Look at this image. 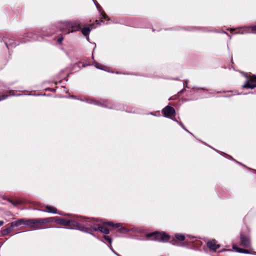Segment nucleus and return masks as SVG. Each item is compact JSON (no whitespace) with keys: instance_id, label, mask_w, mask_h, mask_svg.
I'll return each mask as SVG.
<instances>
[{"instance_id":"4","label":"nucleus","mask_w":256,"mask_h":256,"mask_svg":"<svg viewBox=\"0 0 256 256\" xmlns=\"http://www.w3.org/2000/svg\"><path fill=\"white\" fill-rule=\"evenodd\" d=\"M110 226L113 228H118L120 226V224H114L112 222H104L102 225H98V228H94L95 230H98L102 232L105 234H108L110 232V230L108 228L107 226Z\"/></svg>"},{"instance_id":"26","label":"nucleus","mask_w":256,"mask_h":256,"mask_svg":"<svg viewBox=\"0 0 256 256\" xmlns=\"http://www.w3.org/2000/svg\"><path fill=\"white\" fill-rule=\"evenodd\" d=\"M59 214H60V213H58Z\"/></svg>"},{"instance_id":"21","label":"nucleus","mask_w":256,"mask_h":256,"mask_svg":"<svg viewBox=\"0 0 256 256\" xmlns=\"http://www.w3.org/2000/svg\"><path fill=\"white\" fill-rule=\"evenodd\" d=\"M251 31L252 32L256 33V26L252 27Z\"/></svg>"},{"instance_id":"6","label":"nucleus","mask_w":256,"mask_h":256,"mask_svg":"<svg viewBox=\"0 0 256 256\" xmlns=\"http://www.w3.org/2000/svg\"><path fill=\"white\" fill-rule=\"evenodd\" d=\"M162 113L165 116L171 118L174 116L175 110L172 107L168 106L163 109Z\"/></svg>"},{"instance_id":"27","label":"nucleus","mask_w":256,"mask_h":256,"mask_svg":"<svg viewBox=\"0 0 256 256\" xmlns=\"http://www.w3.org/2000/svg\"><path fill=\"white\" fill-rule=\"evenodd\" d=\"M117 255H118V256H120V255H118V254H117Z\"/></svg>"},{"instance_id":"25","label":"nucleus","mask_w":256,"mask_h":256,"mask_svg":"<svg viewBox=\"0 0 256 256\" xmlns=\"http://www.w3.org/2000/svg\"><path fill=\"white\" fill-rule=\"evenodd\" d=\"M99 7H100V6H98H98H97V8H99Z\"/></svg>"},{"instance_id":"3","label":"nucleus","mask_w":256,"mask_h":256,"mask_svg":"<svg viewBox=\"0 0 256 256\" xmlns=\"http://www.w3.org/2000/svg\"><path fill=\"white\" fill-rule=\"evenodd\" d=\"M148 238L154 237L152 240H154L159 242H166L168 240L169 236L165 233H159L154 232L146 234Z\"/></svg>"},{"instance_id":"14","label":"nucleus","mask_w":256,"mask_h":256,"mask_svg":"<svg viewBox=\"0 0 256 256\" xmlns=\"http://www.w3.org/2000/svg\"><path fill=\"white\" fill-rule=\"evenodd\" d=\"M12 228L10 226V228H6L4 230L2 231V234L4 236V235H6V234H8L10 232H12Z\"/></svg>"},{"instance_id":"8","label":"nucleus","mask_w":256,"mask_h":256,"mask_svg":"<svg viewBox=\"0 0 256 256\" xmlns=\"http://www.w3.org/2000/svg\"><path fill=\"white\" fill-rule=\"evenodd\" d=\"M207 246L210 250H216L220 247V246L217 244L216 240H214L207 242Z\"/></svg>"},{"instance_id":"7","label":"nucleus","mask_w":256,"mask_h":256,"mask_svg":"<svg viewBox=\"0 0 256 256\" xmlns=\"http://www.w3.org/2000/svg\"><path fill=\"white\" fill-rule=\"evenodd\" d=\"M26 220H27V219H26V218L19 219L18 220L12 222L10 224V226L12 228H14V227L20 226L22 224L26 225Z\"/></svg>"},{"instance_id":"9","label":"nucleus","mask_w":256,"mask_h":256,"mask_svg":"<svg viewBox=\"0 0 256 256\" xmlns=\"http://www.w3.org/2000/svg\"><path fill=\"white\" fill-rule=\"evenodd\" d=\"M240 244L242 246L246 248L250 246V242L248 238L243 235L240 236Z\"/></svg>"},{"instance_id":"1","label":"nucleus","mask_w":256,"mask_h":256,"mask_svg":"<svg viewBox=\"0 0 256 256\" xmlns=\"http://www.w3.org/2000/svg\"><path fill=\"white\" fill-rule=\"evenodd\" d=\"M53 222L52 218H38V219H27L26 224L29 227L33 230L42 228V224Z\"/></svg>"},{"instance_id":"2","label":"nucleus","mask_w":256,"mask_h":256,"mask_svg":"<svg viewBox=\"0 0 256 256\" xmlns=\"http://www.w3.org/2000/svg\"><path fill=\"white\" fill-rule=\"evenodd\" d=\"M64 24L66 28H62V30L64 29L68 30V34L79 30L80 29V22L79 20L66 22Z\"/></svg>"},{"instance_id":"23","label":"nucleus","mask_w":256,"mask_h":256,"mask_svg":"<svg viewBox=\"0 0 256 256\" xmlns=\"http://www.w3.org/2000/svg\"><path fill=\"white\" fill-rule=\"evenodd\" d=\"M187 85H188V82H186V80H185V81H184V87L188 88Z\"/></svg>"},{"instance_id":"24","label":"nucleus","mask_w":256,"mask_h":256,"mask_svg":"<svg viewBox=\"0 0 256 256\" xmlns=\"http://www.w3.org/2000/svg\"><path fill=\"white\" fill-rule=\"evenodd\" d=\"M4 224V222L3 221L0 220V226H2V225H3Z\"/></svg>"},{"instance_id":"10","label":"nucleus","mask_w":256,"mask_h":256,"mask_svg":"<svg viewBox=\"0 0 256 256\" xmlns=\"http://www.w3.org/2000/svg\"><path fill=\"white\" fill-rule=\"evenodd\" d=\"M62 224L67 226H78V222L74 220H62Z\"/></svg>"},{"instance_id":"17","label":"nucleus","mask_w":256,"mask_h":256,"mask_svg":"<svg viewBox=\"0 0 256 256\" xmlns=\"http://www.w3.org/2000/svg\"><path fill=\"white\" fill-rule=\"evenodd\" d=\"M95 66L96 68L101 69V70H104V68H105V66H102V64H100L98 63H96Z\"/></svg>"},{"instance_id":"5","label":"nucleus","mask_w":256,"mask_h":256,"mask_svg":"<svg viewBox=\"0 0 256 256\" xmlns=\"http://www.w3.org/2000/svg\"><path fill=\"white\" fill-rule=\"evenodd\" d=\"M256 87V76H250L246 83L244 84L243 88L252 89Z\"/></svg>"},{"instance_id":"12","label":"nucleus","mask_w":256,"mask_h":256,"mask_svg":"<svg viewBox=\"0 0 256 256\" xmlns=\"http://www.w3.org/2000/svg\"><path fill=\"white\" fill-rule=\"evenodd\" d=\"M233 248L236 252L242 253H248V250L238 248L236 245L233 246Z\"/></svg>"},{"instance_id":"15","label":"nucleus","mask_w":256,"mask_h":256,"mask_svg":"<svg viewBox=\"0 0 256 256\" xmlns=\"http://www.w3.org/2000/svg\"><path fill=\"white\" fill-rule=\"evenodd\" d=\"M176 238L180 241L184 240V236L180 234H176Z\"/></svg>"},{"instance_id":"11","label":"nucleus","mask_w":256,"mask_h":256,"mask_svg":"<svg viewBox=\"0 0 256 256\" xmlns=\"http://www.w3.org/2000/svg\"><path fill=\"white\" fill-rule=\"evenodd\" d=\"M46 208L47 210L46 212H52V213H54V214H57V213H58L57 212V210L54 207H53V206H46Z\"/></svg>"},{"instance_id":"13","label":"nucleus","mask_w":256,"mask_h":256,"mask_svg":"<svg viewBox=\"0 0 256 256\" xmlns=\"http://www.w3.org/2000/svg\"><path fill=\"white\" fill-rule=\"evenodd\" d=\"M90 28L89 27L84 28L82 29V32L84 36H88L90 31Z\"/></svg>"},{"instance_id":"19","label":"nucleus","mask_w":256,"mask_h":256,"mask_svg":"<svg viewBox=\"0 0 256 256\" xmlns=\"http://www.w3.org/2000/svg\"><path fill=\"white\" fill-rule=\"evenodd\" d=\"M104 239L108 241L109 243H111L112 242V240L111 238L108 236H104Z\"/></svg>"},{"instance_id":"20","label":"nucleus","mask_w":256,"mask_h":256,"mask_svg":"<svg viewBox=\"0 0 256 256\" xmlns=\"http://www.w3.org/2000/svg\"><path fill=\"white\" fill-rule=\"evenodd\" d=\"M8 96L6 94H3L2 96H0V101L2 100L6 99Z\"/></svg>"},{"instance_id":"22","label":"nucleus","mask_w":256,"mask_h":256,"mask_svg":"<svg viewBox=\"0 0 256 256\" xmlns=\"http://www.w3.org/2000/svg\"><path fill=\"white\" fill-rule=\"evenodd\" d=\"M63 40V38H58V42L59 43V44H62V42Z\"/></svg>"},{"instance_id":"18","label":"nucleus","mask_w":256,"mask_h":256,"mask_svg":"<svg viewBox=\"0 0 256 256\" xmlns=\"http://www.w3.org/2000/svg\"><path fill=\"white\" fill-rule=\"evenodd\" d=\"M100 12H101V14H102V18H104V19H106V17H107V16L106 15V14L103 11H102L101 12V10H100Z\"/></svg>"},{"instance_id":"16","label":"nucleus","mask_w":256,"mask_h":256,"mask_svg":"<svg viewBox=\"0 0 256 256\" xmlns=\"http://www.w3.org/2000/svg\"><path fill=\"white\" fill-rule=\"evenodd\" d=\"M8 202H10L12 204L15 206H18L20 203V202H19V201L14 202L11 200H8Z\"/></svg>"}]
</instances>
